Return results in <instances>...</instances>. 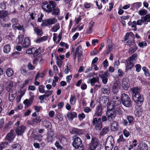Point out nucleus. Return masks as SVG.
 I'll use <instances>...</instances> for the list:
<instances>
[{"label": "nucleus", "mask_w": 150, "mask_h": 150, "mask_svg": "<svg viewBox=\"0 0 150 150\" xmlns=\"http://www.w3.org/2000/svg\"><path fill=\"white\" fill-rule=\"evenodd\" d=\"M131 90L132 93V96L134 101L138 106H141L143 102L144 98L139 93V89L138 87H135L131 88Z\"/></svg>", "instance_id": "nucleus-1"}, {"label": "nucleus", "mask_w": 150, "mask_h": 150, "mask_svg": "<svg viewBox=\"0 0 150 150\" xmlns=\"http://www.w3.org/2000/svg\"><path fill=\"white\" fill-rule=\"evenodd\" d=\"M23 35L20 34L18 36L17 39V41L18 44H21L23 47H28L30 44V41L28 37L25 38L24 41L23 42Z\"/></svg>", "instance_id": "nucleus-2"}, {"label": "nucleus", "mask_w": 150, "mask_h": 150, "mask_svg": "<svg viewBox=\"0 0 150 150\" xmlns=\"http://www.w3.org/2000/svg\"><path fill=\"white\" fill-rule=\"evenodd\" d=\"M114 144V140L112 136H109L107 138L105 144V149L106 150H111L113 148Z\"/></svg>", "instance_id": "nucleus-3"}, {"label": "nucleus", "mask_w": 150, "mask_h": 150, "mask_svg": "<svg viewBox=\"0 0 150 150\" xmlns=\"http://www.w3.org/2000/svg\"><path fill=\"white\" fill-rule=\"evenodd\" d=\"M121 100L122 104L125 107H129L131 105V101L129 97L127 94L123 93L122 95Z\"/></svg>", "instance_id": "nucleus-4"}, {"label": "nucleus", "mask_w": 150, "mask_h": 150, "mask_svg": "<svg viewBox=\"0 0 150 150\" xmlns=\"http://www.w3.org/2000/svg\"><path fill=\"white\" fill-rule=\"evenodd\" d=\"M72 144L74 147L79 150H84V148L82 145V142L80 138L79 137H76L74 139Z\"/></svg>", "instance_id": "nucleus-5"}, {"label": "nucleus", "mask_w": 150, "mask_h": 150, "mask_svg": "<svg viewBox=\"0 0 150 150\" xmlns=\"http://www.w3.org/2000/svg\"><path fill=\"white\" fill-rule=\"evenodd\" d=\"M55 6L56 4L54 2L50 1L49 4L47 5L46 6L42 5V7L44 11L48 13H50Z\"/></svg>", "instance_id": "nucleus-6"}, {"label": "nucleus", "mask_w": 150, "mask_h": 150, "mask_svg": "<svg viewBox=\"0 0 150 150\" xmlns=\"http://www.w3.org/2000/svg\"><path fill=\"white\" fill-rule=\"evenodd\" d=\"M57 21V19L54 18H50L42 21L41 24L42 26L44 27L48 25H52L54 24Z\"/></svg>", "instance_id": "nucleus-7"}, {"label": "nucleus", "mask_w": 150, "mask_h": 150, "mask_svg": "<svg viewBox=\"0 0 150 150\" xmlns=\"http://www.w3.org/2000/svg\"><path fill=\"white\" fill-rule=\"evenodd\" d=\"M93 124V125H95V128L97 130H100L102 127V123L101 118H99L97 120V118H94Z\"/></svg>", "instance_id": "nucleus-8"}, {"label": "nucleus", "mask_w": 150, "mask_h": 150, "mask_svg": "<svg viewBox=\"0 0 150 150\" xmlns=\"http://www.w3.org/2000/svg\"><path fill=\"white\" fill-rule=\"evenodd\" d=\"M98 145V139L96 138H92L91 142L90 144L89 150H95Z\"/></svg>", "instance_id": "nucleus-9"}, {"label": "nucleus", "mask_w": 150, "mask_h": 150, "mask_svg": "<svg viewBox=\"0 0 150 150\" xmlns=\"http://www.w3.org/2000/svg\"><path fill=\"white\" fill-rule=\"evenodd\" d=\"M111 105L112 104V106L114 108L120 106L121 104V101L117 97L115 96L110 102Z\"/></svg>", "instance_id": "nucleus-10"}, {"label": "nucleus", "mask_w": 150, "mask_h": 150, "mask_svg": "<svg viewBox=\"0 0 150 150\" xmlns=\"http://www.w3.org/2000/svg\"><path fill=\"white\" fill-rule=\"evenodd\" d=\"M107 115L109 120L111 121L114 119L115 115V110L113 108L107 110Z\"/></svg>", "instance_id": "nucleus-11"}, {"label": "nucleus", "mask_w": 150, "mask_h": 150, "mask_svg": "<svg viewBox=\"0 0 150 150\" xmlns=\"http://www.w3.org/2000/svg\"><path fill=\"white\" fill-rule=\"evenodd\" d=\"M120 88L119 83L117 82H115L112 87V91L113 93L115 94H117Z\"/></svg>", "instance_id": "nucleus-12"}, {"label": "nucleus", "mask_w": 150, "mask_h": 150, "mask_svg": "<svg viewBox=\"0 0 150 150\" xmlns=\"http://www.w3.org/2000/svg\"><path fill=\"white\" fill-rule=\"evenodd\" d=\"M82 49L81 46H79L76 48L75 52V57L77 55L78 60L80 59L82 55Z\"/></svg>", "instance_id": "nucleus-13"}, {"label": "nucleus", "mask_w": 150, "mask_h": 150, "mask_svg": "<svg viewBox=\"0 0 150 150\" xmlns=\"http://www.w3.org/2000/svg\"><path fill=\"white\" fill-rule=\"evenodd\" d=\"M16 91L15 90H11L9 94V99L10 101H12L16 96Z\"/></svg>", "instance_id": "nucleus-14"}, {"label": "nucleus", "mask_w": 150, "mask_h": 150, "mask_svg": "<svg viewBox=\"0 0 150 150\" xmlns=\"http://www.w3.org/2000/svg\"><path fill=\"white\" fill-rule=\"evenodd\" d=\"M142 6V3L141 2L134 3L131 4V9L134 11L137 10Z\"/></svg>", "instance_id": "nucleus-15"}, {"label": "nucleus", "mask_w": 150, "mask_h": 150, "mask_svg": "<svg viewBox=\"0 0 150 150\" xmlns=\"http://www.w3.org/2000/svg\"><path fill=\"white\" fill-rule=\"evenodd\" d=\"M62 36V33H60L58 35V37L57 36V34L55 33H54L53 34V40L56 44L58 43L60 41Z\"/></svg>", "instance_id": "nucleus-16"}, {"label": "nucleus", "mask_w": 150, "mask_h": 150, "mask_svg": "<svg viewBox=\"0 0 150 150\" xmlns=\"http://www.w3.org/2000/svg\"><path fill=\"white\" fill-rule=\"evenodd\" d=\"M129 80L127 78H125L123 79L122 82V86L123 88L125 90L128 89L129 87Z\"/></svg>", "instance_id": "nucleus-17"}, {"label": "nucleus", "mask_w": 150, "mask_h": 150, "mask_svg": "<svg viewBox=\"0 0 150 150\" xmlns=\"http://www.w3.org/2000/svg\"><path fill=\"white\" fill-rule=\"evenodd\" d=\"M102 108L100 106H99L96 108L94 116H100L102 115Z\"/></svg>", "instance_id": "nucleus-18"}, {"label": "nucleus", "mask_w": 150, "mask_h": 150, "mask_svg": "<svg viewBox=\"0 0 150 150\" xmlns=\"http://www.w3.org/2000/svg\"><path fill=\"white\" fill-rule=\"evenodd\" d=\"M25 129L26 127L22 125L17 128L16 130V132L18 135H21L24 132Z\"/></svg>", "instance_id": "nucleus-19"}, {"label": "nucleus", "mask_w": 150, "mask_h": 150, "mask_svg": "<svg viewBox=\"0 0 150 150\" xmlns=\"http://www.w3.org/2000/svg\"><path fill=\"white\" fill-rule=\"evenodd\" d=\"M109 74L107 72H105L104 74L102 75H99V76L101 78L102 81L104 84H106L107 82L108 77Z\"/></svg>", "instance_id": "nucleus-20"}, {"label": "nucleus", "mask_w": 150, "mask_h": 150, "mask_svg": "<svg viewBox=\"0 0 150 150\" xmlns=\"http://www.w3.org/2000/svg\"><path fill=\"white\" fill-rule=\"evenodd\" d=\"M110 128L112 131H116L118 129V123L114 121L113 122L111 125Z\"/></svg>", "instance_id": "nucleus-21"}, {"label": "nucleus", "mask_w": 150, "mask_h": 150, "mask_svg": "<svg viewBox=\"0 0 150 150\" xmlns=\"http://www.w3.org/2000/svg\"><path fill=\"white\" fill-rule=\"evenodd\" d=\"M99 80L98 77H93L92 79H88L87 83H90L91 86H93Z\"/></svg>", "instance_id": "nucleus-22"}, {"label": "nucleus", "mask_w": 150, "mask_h": 150, "mask_svg": "<svg viewBox=\"0 0 150 150\" xmlns=\"http://www.w3.org/2000/svg\"><path fill=\"white\" fill-rule=\"evenodd\" d=\"M138 150H148V147L147 145L145 143L140 144L138 146Z\"/></svg>", "instance_id": "nucleus-23"}, {"label": "nucleus", "mask_w": 150, "mask_h": 150, "mask_svg": "<svg viewBox=\"0 0 150 150\" xmlns=\"http://www.w3.org/2000/svg\"><path fill=\"white\" fill-rule=\"evenodd\" d=\"M142 20L143 23H146V24L148 22H150V14L142 17Z\"/></svg>", "instance_id": "nucleus-24"}, {"label": "nucleus", "mask_w": 150, "mask_h": 150, "mask_svg": "<svg viewBox=\"0 0 150 150\" xmlns=\"http://www.w3.org/2000/svg\"><path fill=\"white\" fill-rule=\"evenodd\" d=\"M34 33L38 36H41L43 33L42 30L37 27L34 28Z\"/></svg>", "instance_id": "nucleus-25"}, {"label": "nucleus", "mask_w": 150, "mask_h": 150, "mask_svg": "<svg viewBox=\"0 0 150 150\" xmlns=\"http://www.w3.org/2000/svg\"><path fill=\"white\" fill-rule=\"evenodd\" d=\"M126 69H129L132 68L133 67V62L129 59H127L126 61Z\"/></svg>", "instance_id": "nucleus-26"}, {"label": "nucleus", "mask_w": 150, "mask_h": 150, "mask_svg": "<svg viewBox=\"0 0 150 150\" xmlns=\"http://www.w3.org/2000/svg\"><path fill=\"white\" fill-rule=\"evenodd\" d=\"M48 39L47 36H44L35 40V42L37 43H40L47 40Z\"/></svg>", "instance_id": "nucleus-27"}, {"label": "nucleus", "mask_w": 150, "mask_h": 150, "mask_svg": "<svg viewBox=\"0 0 150 150\" xmlns=\"http://www.w3.org/2000/svg\"><path fill=\"white\" fill-rule=\"evenodd\" d=\"M13 130H11V132L8 134L6 137L7 140L10 142L11 141L13 140L14 137V136L13 135Z\"/></svg>", "instance_id": "nucleus-28"}, {"label": "nucleus", "mask_w": 150, "mask_h": 150, "mask_svg": "<svg viewBox=\"0 0 150 150\" xmlns=\"http://www.w3.org/2000/svg\"><path fill=\"white\" fill-rule=\"evenodd\" d=\"M11 50V47L9 44H6L4 47L3 51L6 54L9 53L10 52Z\"/></svg>", "instance_id": "nucleus-29"}, {"label": "nucleus", "mask_w": 150, "mask_h": 150, "mask_svg": "<svg viewBox=\"0 0 150 150\" xmlns=\"http://www.w3.org/2000/svg\"><path fill=\"white\" fill-rule=\"evenodd\" d=\"M6 75L8 77H11L13 74L14 71L11 68H9L6 70Z\"/></svg>", "instance_id": "nucleus-30"}, {"label": "nucleus", "mask_w": 150, "mask_h": 150, "mask_svg": "<svg viewBox=\"0 0 150 150\" xmlns=\"http://www.w3.org/2000/svg\"><path fill=\"white\" fill-rule=\"evenodd\" d=\"M113 109L115 110L116 112L117 113L119 114H122L123 113V109L120 106L113 108Z\"/></svg>", "instance_id": "nucleus-31"}, {"label": "nucleus", "mask_w": 150, "mask_h": 150, "mask_svg": "<svg viewBox=\"0 0 150 150\" xmlns=\"http://www.w3.org/2000/svg\"><path fill=\"white\" fill-rule=\"evenodd\" d=\"M102 92L104 94H108L110 93V89L109 86H107L102 88Z\"/></svg>", "instance_id": "nucleus-32"}, {"label": "nucleus", "mask_w": 150, "mask_h": 150, "mask_svg": "<svg viewBox=\"0 0 150 150\" xmlns=\"http://www.w3.org/2000/svg\"><path fill=\"white\" fill-rule=\"evenodd\" d=\"M67 116L69 119L72 120L76 116V113L75 112L69 113L67 114Z\"/></svg>", "instance_id": "nucleus-33"}, {"label": "nucleus", "mask_w": 150, "mask_h": 150, "mask_svg": "<svg viewBox=\"0 0 150 150\" xmlns=\"http://www.w3.org/2000/svg\"><path fill=\"white\" fill-rule=\"evenodd\" d=\"M128 25L129 26H130L132 28H134L133 30L134 31H136L137 30L136 27L137 25L135 21H133L131 23V22H129L128 23Z\"/></svg>", "instance_id": "nucleus-34"}, {"label": "nucleus", "mask_w": 150, "mask_h": 150, "mask_svg": "<svg viewBox=\"0 0 150 150\" xmlns=\"http://www.w3.org/2000/svg\"><path fill=\"white\" fill-rule=\"evenodd\" d=\"M60 28V25L59 23H57L54 25L51 29V30L53 32H56Z\"/></svg>", "instance_id": "nucleus-35"}, {"label": "nucleus", "mask_w": 150, "mask_h": 150, "mask_svg": "<svg viewBox=\"0 0 150 150\" xmlns=\"http://www.w3.org/2000/svg\"><path fill=\"white\" fill-rule=\"evenodd\" d=\"M32 101L31 99H26L23 101V104L27 107H28L32 104Z\"/></svg>", "instance_id": "nucleus-36"}, {"label": "nucleus", "mask_w": 150, "mask_h": 150, "mask_svg": "<svg viewBox=\"0 0 150 150\" xmlns=\"http://www.w3.org/2000/svg\"><path fill=\"white\" fill-rule=\"evenodd\" d=\"M109 130V128L108 127H105L101 131L100 134L101 135H104L106 134Z\"/></svg>", "instance_id": "nucleus-37"}, {"label": "nucleus", "mask_w": 150, "mask_h": 150, "mask_svg": "<svg viewBox=\"0 0 150 150\" xmlns=\"http://www.w3.org/2000/svg\"><path fill=\"white\" fill-rule=\"evenodd\" d=\"M137 49V46L135 45L133 47H130L129 49V52L130 54H132L135 52Z\"/></svg>", "instance_id": "nucleus-38"}, {"label": "nucleus", "mask_w": 150, "mask_h": 150, "mask_svg": "<svg viewBox=\"0 0 150 150\" xmlns=\"http://www.w3.org/2000/svg\"><path fill=\"white\" fill-rule=\"evenodd\" d=\"M76 101V98L74 96L71 95L70 98V102L71 105L74 104Z\"/></svg>", "instance_id": "nucleus-39"}, {"label": "nucleus", "mask_w": 150, "mask_h": 150, "mask_svg": "<svg viewBox=\"0 0 150 150\" xmlns=\"http://www.w3.org/2000/svg\"><path fill=\"white\" fill-rule=\"evenodd\" d=\"M8 15V13L6 11H0V18H5Z\"/></svg>", "instance_id": "nucleus-40"}, {"label": "nucleus", "mask_w": 150, "mask_h": 150, "mask_svg": "<svg viewBox=\"0 0 150 150\" xmlns=\"http://www.w3.org/2000/svg\"><path fill=\"white\" fill-rule=\"evenodd\" d=\"M42 122L43 125L46 127H49L51 125L50 123L47 120L42 121Z\"/></svg>", "instance_id": "nucleus-41"}, {"label": "nucleus", "mask_w": 150, "mask_h": 150, "mask_svg": "<svg viewBox=\"0 0 150 150\" xmlns=\"http://www.w3.org/2000/svg\"><path fill=\"white\" fill-rule=\"evenodd\" d=\"M12 149L13 150H20L21 146L18 144H14L12 146Z\"/></svg>", "instance_id": "nucleus-42"}, {"label": "nucleus", "mask_w": 150, "mask_h": 150, "mask_svg": "<svg viewBox=\"0 0 150 150\" xmlns=\"http://www.w3.org/2000/svg\"><path fill=\"white\" fill-rule=\"evenodd\" d=\"M13 86V82L12 81H9L7 84V86L6 87V90L7 91H9Z\"/></svg>", "instance_id": "nucleus-43"}, {"label": "nucleus", "mask_w": 150, "mask_h": 150, "mask_svg": "<svg viewBox=\"0 0 150 150\" xmlns=\"http://www.w3.org/2000/svg\"><path fill=\"white\" fill-rule=\"evenodd\" d=\"M137 55L136 54H134L130 57L128 59L134 62L137 59Z\"/></svg>", "instance_id": "nucleus-44"}, {"label": "nucleus", "mask_w": 150, "mask_h": 150, "mask_svg": "<svg viewBox=\"0 0 150 150\" xmlns=\"http://www.w3.org/2000/svg\"><path fill=\"white\" fill-rule=\"evenodd\" d=\"M41 120L40 119V116H38L36 117L35 119H34L33 120L32 123L31 124V125L34 124V122L36 123H38L41 121Z\"/></svg>", "instance_id": "nucleus-45"}, {"label": "nucleus", "mask_w": 150, "mask_h": 150, "mask_svg": "<svg viewBox=\"0 0 150 150\" xmlns=\"http://www.w3.org/2000/svg\"><path fill=\"white\" fill-rule=\"evenodd\" d=\"M8 144L7 142L0 143V150L2 149L7 146Z\"/></svg>", "instance_id": "nucleus-46"}, {"label": "nucleus", "mask_w": 150, "mask_h": 150, "mask_svg": "<svg viewBox=\"0 0 150 150\" xmlns=\"http://www.w3.org/2000/svg\"><path fill=\"white\" fill-rule=\"evenodd\" d=\"M111 46L109 45L108 47H107L105 50L104 52L105 55L108 54L110 52L111 50Z\"/></svg>", "instance_id": "nucleus-47"}, {"label": "nucleus", "mask_w": 150, "mask_h": 150, "mask_svg": "<svg viewBox=\"0 0 150 150\" xmlns=\"http://www.w3.org/2000/svg\"><path fill=\"white\" fill-rule=\"evenodd\" d=\"M142 69L143 70L144 72V74L145 76H150V74L149 73L148 69L146 68L145 67H143L142 68Z\"/></svg>", "instance_id": "nucleus-48"}, {"label": "nucleus", "mask_w": 150, "mask_h": 150, "mask_svg": "<svg viewBox=\"0 0 150 150\" xmlns=\"http://www.w3.org/2000/svg\"><path fill=\"white\" fill-rule=\"evenodd\" d=\"M45 87L43 85H40V86L38 88L39 91L41 93H45Z\"/></svg>", "instance_id": "nucleus-49"}, {"label": "nucleus", "mask_w": 150, "mask_h": 150, "mask_svg": "<svg viewBox=\"0 0 150 150\" xmlns=\"http://www.w3.org/2000/svg\"><path fill=\"white\" fill-rule=\"evenodd\" d=\"M147 13V11L145 9L139 10L138 12L139 14L141 16H144Z\"/></svg>", "instance_id": "nucleus-50"}, {"label": "nucleus", "mask_w": 150, "mask_h": 150, "mask_svg": "<svg viewBox=\"0 0 150 150\" xmlns=\"http://www.w3.org/2000/svg\"><path fill=\"white\" fill-rule=\"evenodd\" d=\"M71 68V65H70L67 64L65 67V69L64 71V72L65 74H68L70 71Z\"/></svg>", "instance_id": "nucleus-51"}, {"label": "nucleus", "mask_w": 150, "mask_h": 150, "mask_svg": "<svg viewBox=\"0 0 150 150\" xmlns=\"http://www.w3.org/2000/svg\"><path fill=\"white\" fill-rule=\"evenodd\" d=\"M21 73L24 75H25L27 73L25 67V66H23L21 67Z\"/></svg>", "instance_id": "nucleus-52"}, {"label": "nucleus", "mask_w": 150, "mask_h": 150, "mask_svg": "<svg viewBox=\"0 0 150 150\" xmlns=\"http://www.w3.org/2000/svg\"><path fill=\"white\" fill-rule=\"evenodd\" d=\"M34 51H35V48L34 47H33L27 50H26V52L27 54H30L33 53Z\"/></svg>", "instance_id": "nucleus-53"}, {"label": "nucleus", "mask_w": 150, "mask_h": 150, "mask_svg": "<svg viewBox=\"0 0 150 150\" xmlns=\"http://www.w3.org/2000/svg\"><path fill=\"white\" fill-rule=\"evenodd\" d=\"M7 4V3L4 1L1 4L0 7L2 9H5L6 8Z\"/></svg>", "instance_id": "nucleus-54"}, {"label": "nucleus", "mask_w": 150, "mask_h": 150, "mask_svg": "<svg viewBox=\"0 0 150 150\" xmlns=\"http://www.w3.org/2000/svg\"><path fill=\"white\" fill-rule=\"evenodd\" d=\"M138 45L140 47H142L144 46H146L147 44L146 42L144 41L139 42Z\"/></svg>", "instance_id": "nucleus-55"}, {"label": "nucleus", "mask_w": 150, "mask_h": 150, "mask_svg": "<svg viewBox=\"0 0 150 150\" xmlns=\"http://www.w3.org/2000/svg\"><path fill=\"white\" fill-rule=\"evenodd\" d=\"M40 53V49H36L35 48V51L33 52V54L34 57H36Z\"/></svg>", "instance_id": "nucleus-56"}, {"label": "nucleus", "mask_w": 150, "mask_h": 150, "mask_svg": "<svg viewBox=\"0 0 150 150\" xmlns=\"http://www.w3.org/2000/svg\"><path fill=\"white\" fill-rule=\"evenodd\" d=\"M127 45L131 46L134 44V40L133 39L129 40L127 42Z\"/></svg>", "instance_id": "nucleus-57"}, {"label": "nucleus", "mask_w": 150, "mask_h": 150, "mask_svg": "<svg viewBox=\"0 0 150 150\" xmlns=\"http://www.w3.org/2000/svg\"><path fill=\"white\" fill-rule=\"evenodd\" d=\"M13 27L14 28H16L19 30H23V31H24V28L23 26H21L19 25H18L15 26Z\"/></svg>", "instance_id": "nucleus-58"}, {"label": "nucleus", "mask_w": 150, "mask_h": 150, "mask_svg": "<svg viewBox=\"0 0 150 150\" xmlns=\"http://www.w3.org/2000/svg\"><path fill=\"white\" fill-rule=\"evenodd\" d=\"M12 122H10L7 123L6 125H5V127H4V130H6L8 128L10 127L11 125Z\"/></svg>", "instance_id": "nucleus-59"}, {"label": "nucleus", "mask_w": 150, "mask_h": 150, "mask_svg": "<svg viewBox=\"0 0 150 150\" xmlns=\"http://www.w3.org/2000/svg\"><path fill=\"white\" fill-rule=\"evenodd\" d=\"M60 45L62 47H65L67 49H68L69 47L67 43H65L64 42H61L60 43Z\"/></svg>", "instance_id": "nucleus-60"}, {"label": "nucleus", "mask_w": 150, "mask_h": 150, "mask_svg": "<svg viewBox=\"0 0 150 150\" xmlns=\"http://www.w3.org/2000/svg\"><path fill=\"white\" fill-rule=\"evenodd\" d=\"M46 94H45L46 98H48L50 96L52 93V91H51L47 90L45 92Z\"/></svg>", "instance_id": "nucleus-61"}, {"label": "nucleus", "mask_w": 150, "mask_h": 150, "mask_svg": "<svg viewBox=\"0 0 150 150\" xmlns=\"http://www.w3.org/2000/svg\"><path fill=\"white\" fill-rule=\"evenodd\" d=\"M85 117V115L83 113L79 114L78 115V117L80 120H82Z\"/></svg>", "instance_id": "nucleus-62"}, {"label": "nucleus", "mask_w": 150, "mask_h": 150, "mask_svg": "<svg viewBox=\"0 0 150 150\" xmlns=\"http://www.w3.org/2000/svg\"><path fill=\"white\" fill-rule=\"evenodd\" d=\"M135 68L136 69V71L137 72H139L140 71L141 69V67L140 64H137L135 66Z\"/></svg>", "instance_id": "nucleus-63"}, {"label": "nucleus", "mask_w": 150, "mask_h": 150, "mask_svg": "<svg viewBox=\"0 0 150 150\" xmlns=\"http://www.w3.org/2000/svg\"><path fill=\"white\" fill-rule=\"evenodd\" d=\"M59 9L58 8H57L54 9L52 13V14L53 15H57L59 13Z\"/></svg>", "instance_id": "nucleus-64"}]
</instances>
